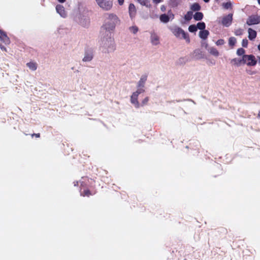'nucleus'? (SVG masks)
<instances>
[{
	"instance_id": "nucleus-5",
	"label": "nucleus",
	"mask_w": 260,
	"mask_h": 260,
	"mask_svg": "<svg viewBox=\"0 0 260 260\" xmlns=\"http://www.w3.org/2000/svg\"><path fill=\"white\" fill-rule=\"evenodd\" d=\"M259 23H260V17L255 15L250 16L246 21V23L248 25L257 24Z\"/></svg>"
},
{
	"instance_id": "nucleus-40",
	"label": "nucleus",
	"mask_w": 260,
	"mask_h": 260,
	"mask_svg": "<svg viewBox=\"0 0 260 260\" xmlns=\"http://www.w3.org/2000/svg\"><path fill=\"white\" fill-rule=\"evenodd\" d=\"M258 3L260 5V0H257Z\"/></svg>"
},
{
	"instance_id": "nucleus-30",
	"label": "nucleus",
	"mask_w": 260,
	"mask_h": 260,
	"mask_svg": "<svg viewBox=\"0 0 260 260\" xmlns=\"http://www.w3.org/2000/svg\"><path fill=\"white\" fill-rule=\"evenodd\" d=\"M92 58V56L90 55H88L87 56L84 57L83 58L84 61H89Z\"/></svg>"
},
{
	"instance_id": "nucleus-24",
	"label": "nucleus",
	"mask_w": 260,
	"mask_h": 260,
	"mask_svg": "<svg viewBox=\"0 0 260 260\" xmlns=\"http://www.w3.org/2000/svg\"><path fill=\"white\" fill-rule=\"evenodd\" d=\"M27 66L30 69L32 70H36L37 68L36 64L32 62H29L27 63Z\"/></svg>"
},
{
	"instance_id": "nucleus-1",
	"label": "nucleus",
	"mask_w": 260,
	"mask_h": 260,
	"mask_svg": "<svg viewBox=\"0 0 260 260\" xmlns=\"http://www.w3.org/2000/svg\"><path fill=\"white\" fill-rule=\"evenodd\" d=\"M118 18L113 15H111L108 18L105 24V27L109 30H112L115 28L116 25L118 23Z\"/></svg>"
},
{
	"instance_id": "nucleus-38",
	"label": "nucleus",
	"mask_w": 260,
	"mask_h": 260,
	"mask_svg": "<svg viewBox=\"0 0 260 260\" xmlns=\"http://www.w3.org/2000/svg\"><path fill=\"white\" fill-rule=\"evenodd\" d=\"M36 137H39L40 136L39 134H36Z\"/></svg>"
},
{
	"instance_id": "nucleus-9",
	"label": "nucleus",
	"mask_w": 260,
	"mask_h": 260,
	"mask_svg": "<svg viewBox=\"0 0 260 260\" xmlns=\"http://www.w3.org/2000/svg\"><path fill=\"white\" fill-rule=\"evenodd\" d=\"M57 12L62 17L66 15L63 7L61 5H57L56 8Z\"/></svg>"
},
{
	"instance_id": "nucleus-26",
	"label": "nucleus",
	"mask_w": 260,
	"mask_h": 260,
	"mask_svg": "<svg viewBox=\"0 0 260 260\" xmlns=\"http://www.w3.org/2000/svg\"><path fill=\"white\" fill-rule=\"evenodd\" d=\"M245 53V50L242 48H240L238 49L237 51V53L239 55H243Z\"/></svg>"
},
{
	"instance_id": "nucleus-39",
	"label": "nucleus",
	"mask_w": 260,
	"mask_h": 260,
	"mask_svg": "<svg viewBox=\"0 0 260 260\" xmlns=\"http://www.w3.org/2000/svg\"><path fill=\"white\" fill-rule=\"evenodd\" d=\"M205 2H208L209 1V0H204Z\"/></svg>"
},
{
	"instance_id": "nucleus-19",
	"label": "nucleus",
	"mask_w": 260,
	"mask_h": 260,
	"mask_svg": "<svg viewBox=\"0 0 260 260\" xmlns=\"http://www.w3.org/2000/svg\"><path fill=\"white\" fill-rule=\"evenodd\" d=\"M201 9L200 5L197 3H194L191 6V9L193 11H198Z\"/></svg>"
},
{
	"instance_id": "nucleus-27",
	"label": "nucleus",
	"mask_w": 260,
	"mask_h": 260,
	"mask_svg": "<svg viewBox=\"0 0 260 260\" xmlns=\"http://www.w3.org/2000/svg\"><path fill=\"white\" fill-rule=\"evenodd\" d=\"M232 61L234 64L238 66L240 64L241 61L240 60L235 58L233 59Z\"/></svg>"
},
{
	"instance_id": "nucleus-20",
	"label": "nucleus",
	"mask_w": 260,
	"mask_h": 260,
	"mask_svg": "<svg viewBox=\"0 0 260 260\" xmlns=\"http://www.w3.org/2000/svg\"><path fill=\"white\" fill-rule=\"evenodd\" d=\"M139 93L138 92L134 93L131 97L132 102L133 103H135V102L137 101V98L138 95Z\"/></svg>"
},
{
	"instance_id": "nucleus-31",
	"label": "nucleus",
	"mask_w": 260,
	"mask_h": 260,
	"mask_svg": "<svg viewBox=\"0 0 260 260\" xmlns=\"http://www.w3.org/2000/svg\"><path fill=\"white\" fill-rule=\"evenodd\" d=\"M140 3L143 5L148 6V5L149 4V1L148 0H143L142 2H141Z\"/></svg>"
},
{
	"instance_id": "nucleus-35",
	"label": "nucleus",
	"mask_w": 260,
	"mask_h": 260,
	"mask_svg": "<svg viewBox=\"0 0 260 260\" xmlns=\"http://www.w3.org/2000/svg\"><path fill=\"white\" fill-rule=\"evenodd\" d=\"M60 3H63L65 2L66 0H58Z\"/></svg>"
},
{
	"instance_id": "nucleus-36",
	"label": "nucleus",
	"mask_w": 260,
	"mask_h": 260,
	"mask_svg": "<svg viewBox=\"0 0 260 260\" xmlns=\"http://www.w3.org/2000/svg\"><path fill=\"white\" fill-rule=\"evenodd\" d=\"M258 49L260 51V44L258 45Z\"/></svg>"
},
{
	"instance_id": "nucleus-10",
	"label": "nucleus",
	"mask_w": 260,
	"mask_h": 260,
	"mask_svg": "<svg viewBox=\"0 0 260 260\" xmlns=\"http://www.w3.org/2000/svg\"><path fill=\"white\" fill-rule=\"evenodd\" d=\"M209 34V31L207 30H201L199 32V36L201 38L204 40H206Z\"/></svg>"
},
{
	"instance_id": "nucleus-18",
	"label": "nucleus",
	"mask_w": 260,
	"mask_h": 260,
	"mask_svg": "<svg viewBox=\"0 0 260 260\" xmlns=\"http://www.w3.org/2000/svg\"><path fill=\"white\" fill-rule=\"evenodd\" d=\"M196 26L197 27V29L198 28L201 30H205L206 25L204 22H199L197 24Z\"/></svg>"
},
{
	"instance_id": "nucleus-22",
	"label": "nucleus",
	"mask_w": 260,
	"mask_h": 260,
	"mask_svg": "<svg viewBox=\"0 0 260 260\" xmlns=\"http://www.w3.org/2000/svg\"><path fill=\"white\" fill-rule=\"evenodd\" d=\"M222 6L225 9H229L232 8V3L231 2L223 3Z\"/></svg>"
},
{
	"instance_id": "nucleus-2",
	"label": "nucleus",
	"mask_w": 260,
	"mask_h": 260,
	"mask_svg": "<svg viewBox=\"0 0 260 260\" xmlns=\"http://www.w3.org/2000/svg\"><path fill=\"white\" fill-rule=\"evenodd\" d=\"M242 61L248 66H254L257 62L255 57L252 55H243Z\"/></svg>"
},
{
	"instance_id": "nucleus-14",
	"label": "nucleus",
	"mask_w": 260,
	"mask_h": 260,
	"mask_svg": "<svg viewBox=\"0 0 260 260\" xmlns=\"http://www.w3.org/2000/svg\"><path fill=\"white\" fill-rule=\"evenodd\" d=\"M160 20L162 22L167 23L169 21L170 18L169 16L166 14H162L160 16Z\"/></svg>"
},
{
	"instance_id": "nucleus-28",
	"label": "nucleus",
	"mask_w": 260,
	"mask_h": 260,
	"mask_svg": "<svg viewBox=\"0 0 260 260\" xmlns=\"http://www.w3.org/2000/svg\"><path fill=\"white\" fill-rule=\"evenodd\" d=\"M242 34H243V30L241 29H238L236 30L235 32V34L236 36H240V35H242Z\"/></svg>"
},
{
	"instance_id": "nucleus-4",
	"label": "nucleus",
	"mask_w": 260,
	"mask_h": 260,
	"mask_svg": "<svg viewBox=\"0 0 260 260\" xmlns=\"http://www.w3.org/2000/svg\"><path fill=\"white\" fill-rule=\"evenodd\" d=\"M232 20L233 15L229 14L222 18L221 23L223 26L228 27L231 24Z\"/></svg>"
},
{
	"instance_id": "nucleus-13",
	"label": "nucleus",
	"mask_w": 260,
	"mask_h": 260,
	"mask_svg": "<svg viewBox=\"0 0 260 260\" xmlns=\"http://www.w3.org/2000/svg\"><path fill=\"white\" fill-rule=\"evenodd\" d=\"M129 14L131 16L134 15L136 13V8L134 4H131L129 6Z\"/></svg>"
},
{
	"instance_id": "nucleus-21",
	"label": "nucleus",
	"mask_w": 260,
	"mask_h": 260,
	"mask_svg": "<svg viewBox=\"0 0 260 260\" xmlns=\"http://www.w3.org/2000/svg\"><path fill=\"white\" fill-rule=\"evenodd\" d=\"M188 30L191 32H195L197 30V27L196 25H191L189 26Z\"/></svg>"
},
{
	"instance_id": "nucleus-29",
	"label": "nucleus",
	"mask_w": 260,
	"mask_h": 260,
	"mask_svg": "<svg viewBox=\"0 0 260 260\" xmlns=\"http://www.w3.org/2000/svg\"><path fill=\"white\" fill-rule=\"evenodd\" d=\"M242 45L243 47H246L248 45V41L246 39H244L242 41Z\"/></svg>"
},
{
	"instance_id": "nucleus-44",
	"label": "nucleus",
	"mask_w": 260,
	"mask_h": 260,
	"mask_svg": "<svg viewBox=\"0 0 260 260\" xmlns=\"http://www.w3.org/2000/svg\"><path fill=\"white\" fill-rule=\"evenodd\" d=\"M258 115H259V116H260V112H259V113L258 114Z\"/></svg>"
},
{
	"instance_id": "nucleus-3",
	"label": "nucleus",
	"mask_w": 260,
	"mask_h": 260,
	"mask_svg": "<svg viewBox=\"0 0 260 260\" xmlns=\"http://www.w3.org/2000/svg\"><path fill=\"white\" fill-rule=\"evenodd\" d=\"M173 34L177 37H182L186 42H189L190 39L189 36L185 34L183 29L179 27H175L173 30Z\"/></svg>"
},
{
	"instance_id": "nucleus-37",
	"label": "nucleus",
	"mask_w": 260,
	"mask_h": 260,
	"mask_svg": "<svg viewBox=\"0 0 260 260\" xmlns=\"http://www.w3.org/2000/svg\"><path fill=\"white\" fill-rule=\"evenodd\" d=\"M147 101V99H145L144 103H145Z\"/></svg>"
},
{
	"instance_id": "nucleus-42",
	"label": "nucleus",
	"mask_w": 260,
	"mask_h": 260,
	"mask_svg": "<svg viewBox=\"0 0 260 260\" xmlns=\"http://www.w3.org/2000/svg\"><path fill=\"white\" fill-rule=\"evenodd\" d=\"M85 193H89V192L88 191H87Z\"/></svg>"
},
{
	"instance_id": "nucleus-41",
	"label": "nucleus",
	"mask_w": 260,
	"mask_h": 260,
	"mask_svg": "<svg viewBox=\"0 0 260 260\" xmlns=\"http://www.w3.org/2000/svg\"><path fill=\"white\" fill-rule=\"evenodd\" d=\"M258 60H259V62H260V57H258Z\"/></svg>"
},
{
	"instance_id": "nucleus-6",
	"label": "nucleus",
	"mask_w": 260,
	"mask_h": 260,
	"mask_svg": "<svg viewBox=\"0 0 260 260\" xmlns=\"http://www.w3.org/2000/svg\"><path fill=\"white\" fill-rule=\"evenodd\" d=\"M151 43L153 45H157L159 44V38L155 34H151L150 36Z\"/></svg>"
},
{
	"instance_id": "nucleus-12",
	"label": "nucleus",
	"mask_w": 260,
	"mask_h": 260,
	"mask_svg": "<svg viewBox=\"0 0 260 260\" xmlns=\"http://www.w3.org/2000/svg\"><path fill=\"white\" fill-rule=\"evenodd\" d=\"M203 14L201 12H197L194 14L193 15V18L196 21H199L203 19Z\"/></svg>"
},
{
	"instance_id": "nucleus-43",
	"label": "nucleus",
	"mask_w": 260,
	"mask_h": 260,
	"mask_svg": "<svg viewBox=\"0 0 260 260\" xmlns=\"http://www.w3.org/2000/svg\"><path fill=\"white\" fill-rule=\"evenodd\" d=\"M258 115H259V116H260V112H259V113L258 114Z\"/></svg>"
},
{
	"instance_id": "nucleus-33",
	"label": "nucleus",
	"mask_w": 260,
	"mask_h": 260,
	"mask_svg": "<svg viewBox=\"0 0 260 260\" xmlns=\"http://www.w3.org/2000/svg\"><path fill=\"white\" fill-rule=\"evenodd\" d=\"M161 0H153V2L155 4H158L161 2Z\"/></svg>"
},
{
	"instance_id": "nucleus-32",
	"label": "nucleus",
	"mask_w": 260,
	"mask_h": 260,
	"mask_svg": "<svg viewBox=\"0 0 260 260\" xmlns=\"http://www.w3.org/2000/svg\"><path fill=\"white\" fill-rule=\"evenodd\" d=\"M169 18L171 19H173L174 17V15L173 14L171 13L170 12H169Z\"/></svg>"
},
{
	"instance_id": "nucleus-34",
	"label": "nucleus",
	"mask_w": 260,
	"mask_h": 260,
	"mask_svg": "<svg viewBox=\"0 0 260 260\" xmlns=\"http://www.w3.org/2000/svg\"><path fill=\"white\" fill-rule=\"evenodd\" d=\"M119 5H122L124 3V0H118Z\"/></svg>"
},
{
	"instance_id": "nucleus-11",
	"label": "nucleus",
	"mask_w": 260,
	"mask_h": 260,
	"mask_svg": "<svg viewBox=\"0 0 260 260\" xmlns=\"http://www.w3.org/2000/svg\"><path fill=\"white\" fill-rule=\"evenodd\" d=\"M0 40L3 41L5 43L7 44L9 43V38L7 37L6 34L0 30Z\"/></svg>"
},
{
	"instance_id": "nucleus-16",
	"label": "nucleus",
	"mask_w": 260,
	"mask_h": 260,
	"mask_svg": "<svg viewBox=\"0 0 260 260\" xmlns=\"http://www.w3.org/2000/svg\"><path fill=\"white\" fill-rule=\"evenodd\" d=\"M237 42V40L235 37H230L229 39V44L230 46L233 47Z\"/></svg>"
},
{
	"instance_id": "nucleus-7",
	"label": "nucleus",
	"mask_w": 260,
	"mask_h": 260,
	"mask_svg": "<svg viewBox=\"0 0 260 260\" xmlns=\"http://www.w3.org/2000/svg\"><path fill=\"white\" fill-rule=\"evenodd\" d=\"M99 6L103 9L108 10L112 7V2H105L104 1L101 2L99 3Z\"/></svg>"
},
{
	"instance_id": "nucleus-15",
	"label": "nucleus",
	"mask_w": 260,
	"mask_h": 260,
	"mask_svg": "<svg viewBox=\"0 0 260 260\" xmlns=\"http://www.w3.org/2000/svg\"><path fill=\"white\" fill-rule=\"evenodd\" d=\"M209 52L211 54L215 56H218L219 55V52L218 51V50L216 48L213 47L210 48Z\"/></svg>"
},
{
	"instance_id": "nucleus-8",
	"label": "nucleus",
	"mask_w": 260,
	"mask_h": 260,
	"mask_svg": "<svg viewBox=\"0 0 260 260\" xmlns=\"http://www.w3.org/2000/svg\"><path fill=\"white\" fill-rule=\"evenodd\" d=\"M248 38L252 40L256 38V32L255 30L252 29V28H250L248 30Z\"/></svg>"
},
{
	"instance_id": "nucleus-23",
	"label": "nucleus",
	"mask_w": 260,
	"mask_h": 260,
	"mask_svg": "<svg viewBox=\"0 0 260 260\" xmlns=\"http://www.w3.org/2000/svg\"><path fill=\"white\" fill-rule=\"evenodd\" d=\"M129 29L134 34H136L138 31V27L136 26H133L129 27Z\"/></svg>"
},
{
	"instance_id": "nucleus-17",
	"label": "nucleus",
	"mask_w": 260,
	"mask_h": 260,
	"mask_svg": "<svg viewBox=\"0 0 260 260\" xmlns=\"http://www.w3.org/2000/svg\"><path fill=\"white\" fill-rule=\"evenodd\" d=\"M192 16H193L192 12L191 11H189L184 16V19L186 21H189L191 19Z\"/></svg>"
},
{
	"instance_id": "nucleus-25",
	"label": "nucleus",
	"mask_w": 260,
	"mask_h": 260,
	"mask_svg": "<svg viewBox=\"0 0 260 260\" xmlns=\"http://www.w3.org/2000/svg\"><path fill=\"white\" fill-rule=\"evenodd\" d=\"M224 44V41L223 39H219L216 42V45L217 46L222 45Z\"/></svg>"
}]
</instances>
